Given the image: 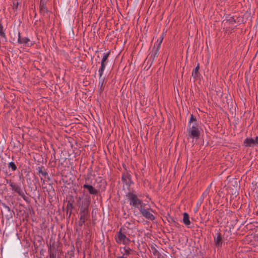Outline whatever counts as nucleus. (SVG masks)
<instances>
[{"label": "nucleus", "instance_id": "nucleus-1", "mask_svg": "<svg viewBox=\"0 0 258 258\" xmlns=\"http://www.w3.org/2000/svg\"><path fill=\"white\" fill-rule=\"evenodd\" d=\"M135 227L131 223L126 222L117 231L114 235L115 242L119 245H128L131 242L130 237H135Z\"/></svg>", "mask_w": 258, "mask_h": 258}, {"label": "nucleus", "instance_id": "nucleus-2", "mask_svg": "<svg viewBox=\"0 0 258 258\" xmlns=\"http://www.w3.org/2000/svg\"><path fill=\"white\" fill-rule=\"evenodd\" d=\"M90 203V200L87 199H85L82 202V205L80 208V217L79 221V224L80 226L83 225L87 219L88 216V207Z\"/></svg>", "mask_w": 258, "mask_h": 258}, {"label": "nucleus", "instance_id": "nucleus-3", "mask_svg": "<svg viewBox=\"0 0 258 258\" xmlns=\"http://www.w3.org/2000/svg\"><path fill=\"white\" fill-rule=\"evenodd\" d=\"M187 135L189 138L198 140L200 135V130L197 122L188 123L187 128Z\"/></svg>", "mask_w": 258, "mask_h": 258}, {"label": "nucleus", "instance_id": "nucleus-4", "mask_svg": "<svg viewBox=\"0 0 258 258\" xmlns=\"http://www.w3.org/2000/svg\"><path fill=\"white\" fill-rule=\"evenodd\" d=\"M128 200L130 203V205L133 207L137 208L138 206L141 205L142 201L139 199L137 196L132 192H128L127 194Z\"/></svg>", "mask_w": 258, "mask_h": 258}, {"label": "nucleus", "instance_id": "nucleus-5", "mask_svg": "<svg viewBox=\"0 0 258 258\" xmlns=\"http://www.w3.org/2000/svg\"><path fill=\"white\" fill-rule=\"evenodd\" d=\"M243 144L245 147H249L258 146V137L256 136L255 139L247 138L244 140Z\"/></svg>", "mask_w": 258, "mask_h": 258}, {"label": "nucleus", "instance_id": "nucleus-6", "mask_svg": "<svg viewBox=\"0 0 258 258\" xmlns=\"http://www.w3.org/2000/svg\"><path fill=\"white\" fill-rule=\"evenodd\" d=\"M9 185L11 186L12 190L15 191L16 192L18 193L19 196L22 197L24 199H25L24 197H25V193L23 190L21 189L20 186L18 185L17 184L10 182L9 183Z\"/></svg>", "mask_w": 258, "mask_h": 258}, {"label": "nucleus", "instance_id": "nucleus-7", "mask_svg": "<svg viewBox=\"0 0 258 258\" xmlns=\"http://www.w3.org/2000/svg\"><path fill=\"white\" fill-rule=\"evenodd\" d=\"M119 251L122 254V256H127L132 254L134 252L133 249L131 248L127 245H124V246H121L119 248Z\"/></svg>", "mask_w": 258, "mask_h": 258}, {"label": "nucleus", "instance_id": "nucleus-8", "mask_svg": "<svg viewBox=\"0 0 258 258\" xmlns=\"http://www.w3.org/2000/svg\"><path fill=\"white\" fill-rule=\"evenodd\" d=\"M122 180L126 185L128 186L133 183L131 179V175L127 172L122 173Z\"/></svg>", "mask_w": 258, "mask_h": 258}, {"label": "nucleus", "instance_id": "nucleus-9", "mask_svg": "<svg viewBox=\"0 0 258 258\" xmlns=\"http://www.w3.org/2000/svg\"><path fill=\"white\" fill-rule=\"evenodd\" d=\"M152 212L153 210L151 208H148V209H146L145 211H143V213L141 214L147 219L153 221L155 218L154 216L152 214L151 212Z\"/></svg>", "mask_w": 258, "mask_h": 258}, {"label": "nucleus", "instance_id": "nucleus-10", "mask_svg": "<svg viewBox=\"0 0 258 258\" xmlns=\"http://www.w3.org/2000/svg\"><path fill=\"white\" fill-rule=\"evenodd\" d=\"M214 243L217 247H221L222 245V236L219 232L216 233L214 237Z\"/></svg>", "mask_w": 258, "mask_h": 258}, {"label": "nucleus", "instance_id": "nucleus-11", "mask_svg": "<svg viewBox=\"0 0 258 258\" xmlns=\"http://www.w3.org/2000/svg\"><path fill=\"white\" fill-rule=\"evenodd\" d=\"M30 42V40L28 37H21L20 36V32L18 33V42L20 44H22L25 46H29V42Z\"/></svg>", "mask_w": 258, "mask_h": 258}, {"label": "nucleus", "instance_id": "nucleus-12", "mask_svg": "<svg viewBox=\"0 0 258 258\" xmlns=\"http://www.w3.org/2000/svg\"><path fill=\"white\" fill-rule=\"evenodd\" d=\"M83 187L84 188L87 189L91 195H97L98 193L97 189H96L94 187H93L91 185H88V184H85L83 185Z\"/></svg>", "mask_w": 258, "mask_h": 258}, {"label": "nucleus", "instance_id": "nucleus-13", "mask_svg": "<svg viewBox=\"0 0 258 258\" xmlns=\"http://www.w3.org/2000/svg\"><path fill=\"white\" fill-rule=\"evenodd\" d=\"M6 41L7 38L5 31L4 30V27L2 24L0 23V41Z\"/></svg>", "mask_w": 258, "mask_h": 258}, {"label": "nucleus", "instance_id": "nucleus-14", "mask_svg": "<svg viewBox=\"0 0 258 258\" xmlns=\"http://www.w3.org/2000/svg\"><path fill=\"white\" fill-rule=\"evenodd\" d=\"M46 3L40 2V12L43 15L48 13L47 8L46 7Z\"/></svg>", "mask_w": 258, "mask_h": 258}, {"label": "nucleus", "instance_id": "nucleus-15", "mask_svg": "<svg viewBox=\"0 0 258 258\" xmlns=\"http://www.w3.org/2000/svg\"><path fill=\"white\" fill-rule=\"evenodd\" d=\"M183 222L187 227H189L190 221L189 220L188 214L186 213H184L183 214Z\"/></svg>", "mask_w": 258, "mask_h": 258}, {"label": "nucleus", "instance_id": "nucleus-16", "mask_svg": "<svg viewBox=\"0 0 258 258\" xmlns=\"http://www.w3.org/2000/svg\"><path fill=\"white\" fill-rule=\"evenodd\" d=\"M199 69H200V66L198 64L197 66V67L192 71L191 75L194 78H196L198 77V76L199 75Z\"/></svg>", "mask_w": 258, "mask_h": 258}, {"label": "nucleus", "instance_id": "nucleus-17", "mask_svg": "<svg viewBox=\"0 0 258 258\" xmlns=\"http://www.w3.org/2000/svg\"><path fill=\"white\" fill-rule=\"evenodd\" d=\"M37 169L38 174H41L42 176H45V177L47 176V179L48 180H50V178L48 176V173H47V172H46L45 171L42 170L41 168H40L39 167Z\"/></svg>", "mask_w": 258, "mask_h": 258}, {"label": "nucleus", "instance_id": "nucleus-18", "mask_svg": "<svg viewBox=\"0 0 258 258\" xmlns=\"http://www.w3.org/2000/svg\"><path fill=\"white\" fill-rule=\"evenodd\" d=\"M146 204L142 202L141 203V205L138 206L136 208H138L139 210L140 213L142 214L143 213V211H145L146 209H148V208H146Z\"/></svg>", "mask_w": 258, "mask_h": 258}, {"label": "nucleus", "instance_id": "nucleus-19", "mask_svg": "<svg viewBox=\"0 0 258 258\" xmlns=\"http://www.w3.org/2000/svg\"><path fill=\"white\" fill-rule=\"evenodd\" d=\"M105 66H106V63H101V66L98 71L99 77L102 76Z\"/></svg>", "mask_w": 258, "mask_h": 258}, {"label": "nucleus", "instance_id": "nucleus-20", "mask_svg": "<svg viewBox=\"0 0 258 258\" xmlns=\"http://www.w3.org/2000/svg\"><path fill=\"white\" fill-rule=\"evenodd\" d=\"M109 54H110L109 52H108L107 53H104L103 54V57H102V60L101 61V63H106V61L107 59H108Z\"/></svg>", "mask_w": 258, "mask_h": 258}, {"label": "nucleus", "instance_id": "nucleus-21", "mask_svg": "<svg viewBox=\"0 0 258 258\" xmlns=\"http://www.w3.org/2000/svg\"><path fill=\"white\" fill-rule=\"evenodd\" d=\"M8 167L11 168L12 171H15L17 169V166L13 162H11L8 164Z\"/></svg>", "mask_w": 258, "mask_h": 258}, {"label": "nucleus", "instance_id": "nucleus-22", "mask_svg": "<svg viewBox=\"0 0 258 258\" xmlns=\"http://www.w3.org/2000/svg\"><path fill=\"white\" fill-rule=\"evenodd\" d=\"M210 186H209L205 190V191L203 192V194H202V196L201 197V198H203V199L204 200L205 197H207V195L209 194V191H210Z\"/></svg>", "mask_w": 258, "mask_h": 258}, {"label": "nucleus", "instance_id": "nucleus-23", "mask_svg": "<svg viewBox=\"0 0 258 258\" xmlns=\"http://www.w3.org/2000/svg\"><path fill=\"white\" fill-rule=\"evenodd\" d=\"M194 122H197V120L196 117L192 114H191L188 123H192Z\"/></svg>", "mask_w": 258, "mask_h": 258}, {"label": "nucleus", "instance_id": "nucleus-24", "mask_svg": "<svg viewBox=\"0 0 258 258\" xmlns=\"http://www.w3.org/2000/svg\"><path fill=\"white\" fill-rule=\"evenodd\" d=\"M104 82V78L102 77L99 78V86L102 87Z\"/></svg>", "mask_w": 258, "mask_h": 258}, {"label": "nucleus", "instance_id": "nucleus-25", "mask_svg": "<svg viewBox=\"0 0 258 258\" xmlns=\"http://www.w3.org/2000/svg\"><path fill=\"white\" fill-rule=\"evenodd\" d=\"M168 221L169 222H172L175 226H177V225H178V223H177L174 220V219L173 218H172V217H170L169 220H168Z\"/></svg>", "mask_w": 258, "mask_h": 258}, {"label": "nucleus", "instance_id": "nucleus-26", "mask_svg": "<svg viewBox=\"0 0 258 258\" xmlns=\"http://www.w3.org/2000/svg\"><path fill=\"white\" fill-rule=\"evenodd\" d=\"M162 39L161 40L160 42L159 43V46H158V48L155 50V53H154V57H156L157 55V53H158V50H159V48L160 47V44H161V43L162 42Z\"/></svg>", "mask_w": 258, "mask_h": 258}, {"label": "nucleus", "instance_id": "nucleus-27", "mask_svg": "<svg viewBox=\"0 0 258 258\" xmlns=\"http://www.w3.org/2000/svg\"><path fill=\"white\" fill-rule=\"evenodd\" d=\"M203 200H204L203 199V198H200V199L197 202V207H198L199 208V207L201 206V204L203 203Z\"/></svg>", "mask_w": 258, "mask_h": 258}, {"label": "nucleus", "instance_id": "nucleus-28", "mask_svg": "<svg viewBox=\"0 0 258 258\" xmlns=\"http://www.w3.org/2000/svg\"><path fill=\"white\" fill-rule=\"evenodd\" d=\"M18 4H19V3H18V1H17L16 2H14V3H13V9H17L18 6Z\"/></svg>", "mask_w": 258, "mask_h": 258}, {"label": "nucleus", "instance_id": "nucleus-29", "mask_svg": "<svg viewBox=\"0 0 258 258\" xmlns=\"http://www.w3.org/2000/svg\"><path fill=\"white\" fill-rule=\"evenodd\" d=\"M56 256L54 253L50 252L49 255V258H55Z\"/></svg>", "mask_w": 258, "mask_h": 258}, {"label": "nucleus", "instance_id": "nucleus-30", "mask_svg": "<svg viewBox=\"0 0 258 258\" xmlns=\"http://www.w3.org/2000/svg\"><path fill=\"white\" fill-rule=\"evenodd\" d=\"M198 209H199V207H197V208H195V209H194V212H195V213H196V212L198 211Z\"/></svg>", "mask_w": 258, "mask_h": 258}, {"label": "nucleus", "instance_id": "nucleus-31", "mask_svg": "<svg viewBox=\"0 0 258 258\" xmlns=\"http://www.w3.org/2000/svg\"><path fill=\"white\" fill-rule=\"evenodd\" d=\"M5 207L6 209H8V211H10V208L9 207V206H7V205H5Z\"/></svg>", "mask_w": 258, "mask_h": 258}, {"label": "nucleus", "instance_id": "nucleus-32", "mask_svg": "<svg viewBox=\"0 0 258 258\" xmlns=\"http://www.w3.org/2000/svg\"><path fill=\"white\" fill-rule=\"evenodd\" d=\"M116 258H126V257L121 255V256H117Z\"/></svg>", "mask_w": 258, "mask_h": 258}, {"label": "nucleus", "instance_id": "nucleus-33", "mask_svg": "<svg viewBox=\"0 0 258 258\" xmlns=\"http://www.w3.org/2000/svg\"><path fill=\"white\" fill-rule=\"evenodd\" d=\"M47 0H40V2H44L47 3Z\"/></svg>", "mask_w": 258, "mask_h": 258}, {"label": "nucleus", "instance_id": "nucleus-34", "mask_svg": "<svg viewBox=\"0 0 258 258\" xmlns=\"http://www.w3.org/2000/svg\"><path fill=\"white\" fill-rule=\"evenodd\" d=\"M41 181L42 183H44L45 180L44 179H43L42 178H41Z\"/></svg>", "mask_w": 258, "mask_h": 258}, {"label": "nucleus", "instance_id": "nucleus-35", "mask_svg": "<svg viewBox=\"0 0 258 258\" xmlns=\"http://www.w3.org/2000/svg\"><path fill=\"white\" fill-rule=\"evenodd\" d=\"M256 215H258V210H257V211L256 213Z\"/></svg>", "mask_w": 258, "mask_h": 258}]
</instances>
